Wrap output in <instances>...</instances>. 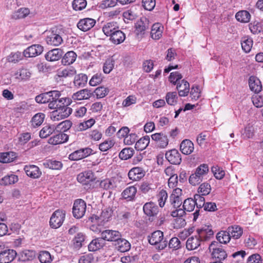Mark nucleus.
Returning <instances> with one entry per match:
<instances>
[{"instance_id":"obj_2","label":"nucleus","mask_w":263,"mask_h":263,"mask_svg":"<svg viewBox=\"0 0 263 263\" xmlns=\"http://www.w3.org/2000/svg\"><path fill=\"white\" fill-rule=\"evenodd\" d=\"M148 242L152 245L156 246V248L159 250H163L167 246V240L164 238L163 233L160 230L156 231L152 234Z\"/></svg>"},{"instance_id":"obj_45","label":"nucleus","mask_w":263,"mask_h":263,"mask_svg":"<svg viewBox=\"0 0 263 263\" xmlns=\"http://www.w3.org/2000/svg\"><path fill=\"white\" fill-rule=\"evenodd\" d=\"M16 78L21 80H28L31 76V72L27 69L22 68L15 73Z\"/></svg>"},{"instance_id":"obj_26","label":"nucleus","mask_w":263,"mask_h":263,"mask_svg":"<svg viewBox=\"0 0 263 263\" xmlns=\"http://www.w3.org/2000/svg\"><path fill=\"white\" fill-rule=\"evenodd\" d=\"M92 95L90 90L84 89L73 94L72 98L74 100L81 101L89 99Z\"/></svg>"},{"instance_id":"obj_11","label":"nucleus","mask_w":263,"mask_h":263,"mask_svg":"<svg viewBox=\"0 0 263 263\" xmlns=\"http://www.w3.org/2000/svg\"><path fill=\"white\" fill-rule=\"evenodd\" d=\"M100 236L103 241H114L121 237V235L118 231L106 230L101 232Z\"/></svg>"},{"instance_id":"obj_21","label":"nucleus","mask_w":263,"mask_h":263,"mask_svg":"<svg viewBox=\"0 0 263 263\" xmlns=\"http://www.w3.org/2000/svg\"><path fill=\"white\" fill-rule=\"evenodd\" d=\"M95 179L94 174L92 171L88 170L79 174L77 176L78 181L83 184H86Z\"/></svg>"},{"instance_id":"obj_51","label":"nucleus","mask_w":263,"mask_h":263,"mask_svg":"<svg viewBox=\"0 0 263 263\" xmlns=\"http://www.w3.org/2000/svg\"><path fill=\"white\" fill-rule=\"evenodd\" d=\"M177 98L176 92H168L165 96L166 102L170 105H175L177 102Z\"/></svg>"},{"instance_id":"obj_35","label":"nucleus","mask_w":263,"mask_h":263,"mask_svg":"<svg viewBox=\"0 0 263 263\" xmlns=\"http://www.w3.org/2000/svg\"><path fill=\"white\" fill-rule=\"evenodd\" d=\"M119 29L116 22H109L104 25L102 30L107 36H110L114 31Z\"/></svg>"},{"instance_id":"obj_12","label":"nucleus","mask_w":263,"mask_h":263,"mask_svg":"<svg viewBox=\"0 0 263 263\" xmlns=\"http://www.w3.org/2000/svg\"><path fill=\"white\" fill-rule=\"evenodd\" d=\"M43 47L40 45H32L24 51L23 55L27 58L35 57L41 54L43 51Z\"/></svg>"},{"instance_id":"obj_43","label":"nucleus","mask_w":263,"mask_h":263,"mask_svg":"<svg viewBox=\"0 0 263 263\" xmlns=\"http://www.w3.org/2000/svg\"><path fill=\"white\" fill-rule=\"evenodd\" d=\"M45 115L43 113L39 112L36 114L32 118L31 121V125L35 128L40 126L44 121Z\"/></svg>"},{"instance_id":"obj_33","label":"nucleus","mask_w":263,"mask_h":263,"mask_svg":"<svg viewBox=\"0 0 263 263\" xmlns=\"http://www.w3.org/2000/svg\"><path fill=\"white\" fill-rule=\"evenodd\" d=\"M88 78L86 74L80 73L76 75L74 77L73 84L74 85L78 87H84L87 82Z\"/></svg>"},{"instance_id":"obj_44","label":"nucleus","mask_w":263,"mask_h":263,"mask_svg":"<svg viewBox=\"0 0 263 263\" xmlns=\"http://www.w3.org/2000/svg\"><path fill=\"white\" fill-rule=\"evenodd\" d=\"M134 152L135 151L133 148L126 147L120 152L119 157L122 160H127L133 157Z\"/></svg>"},{"instance_id":"obj_46","label":"nucleus","mask_w":263,"mask_h":263,"mask_svg":"<svg viewBox=\"0 0 263 263\" xmlns=\"http://www.w3.org/2000/svg\"><path fill=\"white\" fill-rule=\"evenodd\" d=\"M241 47L246 53L249 52L253 45V40L251 38L248 37H243L241 40Z\"/></svg>"},{"instance_id":"obj_58","label":"nucleus","mask_w":263,"mask_h":263,"mask_svg":"<svg viewBox=\"0 0 263 263\" xmlns=\"http://www.w3.org/2000/svg\"><path fill=\"white\" fill-rule=\"evenodd\" d=\"M167 246L170 249L176 250L181 248V242L177 237H174L170 240L168 243L167 242Z\"/></svg>"},{"instance_id":"obj_38","label":"nucleus","mask_w":263,"mask_h":263,"mask_svg":"<svg viewBox=\"0 0 263 263\" xmlns=\"http://www.w3.org/2000/svg\"><path fill=\"white\" fill-rule=\"evenodd\" d=\"M236 19L241 23H248L251 18V14L246 10H241L236 13Z\"/></svg>"},{"instance_id":"obj_34","label":"nucleus","mask_w":263,"mask_h":263,"mask_svg":"<svg viewBox=\"0 0 263 263\" xmlns=\"http://www.w3.org/2000/svg\"><path fill=\"white\" fill-rule=\"evenodd\" d=\"M231 237L234 239L239 238L243 233L242 229L239 226H232L227 229Z\"/></svg>"},{"instance_id":"obj_59","label":"nucleus","mask_w":263,"mask_h":263,"mask_svg":"<svg viewBox=\"0 0 263 263\" xmlns=\"http://www.w3.org/2000/svg\"><path fill=\"white\" fill-rule=\"evenodd\" d=\"M195 202L192 198H187L185 199L183 204V208L187 212L193 211L195 208Z\"/></svg>"},{"instance_id":"obj_36","label":"nucleus","mask_w":263,"mask_h":263,"mask_svg":"<svg viewBox=\"0 0 263 263\" xmlns=\"http://www.w3.org/2000/svg\"><path fill=\"white\" fill-rule=\"evenodd\" d=\"M162 28L160 24H154L152 27L151 37L154 40H159L162 36Z\"/></svg>"},{"instance_id":"obj_10","label":"nucleus","mask_w":263,"mask_h":263,"mask_svg":"<svg viewBox=\"0 0 263 263\" xmlns=\"http://www.w3.org/2000/svg\"><path fill=\"white\" fill-rule=\"evenodd\" d=\"M197 235L203 241L208 240L214 235V232L210 226H204L196 230Z\"/></svg>"},{"instance_id":"obj_19","label":"nucleus","mask_w":263,"mask_h":263,"mask_svg":"<svg viewBox=\"0 0 263 263\" xmlns=\"http://www.w3.org/2000/svg\"><path fill=\"white\" fill-rule=\"evenodd\" d=\"M64 52L60 48H55L49 51L45 55L46 60L53 62L59 60L61 58Z\"/></svg>"},{"instance_id":"obj_13","label":"nucleus","mask_w":263,"mask_h":263,"mask_svg":"<svg viewBox=\"0 0 263 263\" xmlns=\"http://www.w3.org/2000/svg\"><path fill=\"white\" fill-rule=\"evenodd\" d=\"M16 252L13 249H8L0 253V263H10L16 257Z\"/></svg>"},{"instance_id":"obj_17","label":"nucleus","mask_w":263,"mask_h":263,"mask_svg":"<svg viewBox=\"0 0 263 263\" xmlns=\"http://www.w3.org/2000/svg\"><path fill=\"white\" fill-rule=\"evenodd\" d=\"M68 140V136L64 133L60 132L51 137L48 141L49 144L51 145H58L67 142Z\"/></svg>"},{"instance_id":"obj_50","label":"nucleus","mask_w":263,"mask_h":263,"mask_svg":"<svg viewBox=\"0 0 263 263\" xmlns=\"http://www.w3.org/2000/svg\"><path fill=\"white\" fill-rule=\"evenodd\" d=\"M213 257L217 258L221 261L227 257V253L223 248H220L212 254Z\"/></svg>"},{"instance_id":"obj_53","label":"nucleus","mask_w":263,"mask_h":263,"mask_svg":"<svg viewBox=\"0 0 263 263\" xmlns=\"http://www.w3.org/2000/svg\"><path fill=\"white\" fill-rule=\"evenodd\" d=\"M18 181V177L16 175H11L3 177L2 179V184L7 185L13 184Z\"/></svg>"},{"instance_id":"obj_40","label":"nucleus","mask_w":263,"mask_h":263,"mask_svg":"<svg viewBox=\"0 0 263 263\" xmlns=\"http://www.w3.org/2000/svg\"><path fill=\"white\" fill-rule=\"evenodd\" d=\"M35 257V252L33 250H26L21 254L20 260L25 262L33 260Z\"/></svg>"},{"instance_id":"obj_47","label":"nucleus","mask_w":263,"mask_h":263,"mask_svg":"<svg viewBox=\"0 0 263 263\" xmlns=\"http://www.w3.org/2000/svg\"><path fill=\"white\" fill-rule=\"evenodd\" d=\"M168 198L167 193L166 191L161 190L156 195V198L160 208H163Z\"/></svg>"},{"instance_id":"obj_27","label":"nucleus","mask_w":263,"mask_h":263,"mask_svg":"<svg viewBox=\"0 0 263 263\" xmlns=\"http://www.w3.org/2000/svg\"><path fill=\"white\" fill-rule=\"evenodd\" d=\"M105 245L101 237L93 239L88 246L89 251L94 252L102 248Z\"/></svg>"},{"instance_id":"obj_7","label":"nucleus","mask_w":263,"mask_h":263,"mask_svg":"<svg viewBox=\"0 0 263 263\" xmlns=\"http://www.w3.org/2000/svg\"><path fill=\"white\" fill-rule=\"evenodd\" d=\"M143 210L144 213L149 217V219L152 220L159 212L158 206L152 201L145 203L143 206Z\"/></svg>"},{"instance_id":"obj_30","label":"nucleus","mask_w":263,"mask_h":263,"mask_svg":"<svg viewBox=\"0 0 263 263\" xmlns=\"http://www.w3.org/2000/svg\"><path fill=\"white\" fill-rule=\"evenodd\" d=\"M137 193V188L134 186H130L126 188L122 193V197L128 201L133 200Z\"/></svg>"},{"instance_id":"obj_18","label":"nucleus","mask_w":263,"mask_h":263,"mask_svg":"<svg viewBox=\"0 0 263 263\" xmlns=\"http://www.w3.org/2000/svg\"><path fill=\"white\" fill-rule=\"evenodd\" d=\"M96 20L91 18H85L79 21L78 28L83 31H87L92 28L96 24Z\"/></svg>"},{"instance_id":"obj_20","label":"nucleus","mask_w":263,"mask_h":263,"mask_svg":"<svg viewBox=\"0 0 263 263\" xmlns=\"http://www.w3.org/2000/svg\"><path fill=\"white\" fill-rule=\"evenodd\" d=\"M152 139L157 142V144L161 148H165L168 143V139L167 136L163 133H155L152 135Z\"/></svg>"},{"instance_id":"obj_9","label":"nucleus","mask_w":263,"mask_h":263,"mask_svg":"<svg viewBox=\"0 0 263 263\" xmlns=\"http://www.w3.org/2000/svg\"><path fill=\"white\" fill-rule=\"evenodd\" d=\"M71 108H66V109H55L50 112V117L53 121H60L67 118L72 112Z\"/></svg>"},{"instance_id":"obj_48","label":"nucleus","mask_w":263,"mask_h":263,"mask_svg":"<svg viewBox=\"0 0 263 263\" xmlns=\"http://www.w3.org/2000/svg\"><path fill=\"white\" fill-rule=\"evenodd\" d=\"M100 186L106 190H111L116 186V182L114 179H106L101 181Z\"/></svg>"},{"instance_id":"obj_64","label":"nucleus","mask_w":263,"mask_h":263,"mask_svg":"<svg viewBox=\"0 0 263 263\" xmlns=\"http://www.w3.org/2000/svg\"><path fill=\"white\" fill-rule=\"evenodd\" d=\"M39 259L42 263H49L51 261V257L47 251L41 252L39 256Z\"/></svg>"},{"instance_id":"obj_57","label":"nucleus","mask_w":263,"mask_h":263,"mask_svg":"<svg viewBox=\"0 0 263 263\" xmlns=\"http://www.w3.org/2000/svg\"><path fill=\"white\" fill-rule=\"evenodd\" d=\"M85 240V235L83 233H78L73 239V245L76 248H79L82 247V243Z\"/></svg>"},{"instance_id":"obj_52","label":"nucleus","mask_w":263,"mask_h":263,"mask_svg":"<svg viewBox=\"0 0 263 263\" xmlns=\"http://www.w3.org/2000/svg\"><path fill=\"white\" fill-rule=\"evenodd\" d=\"M115 65V60L112 58L107 59L104 64L103 70L105 73H109L112 70Z\"/></svg>"},{"instance_id":"obj_41","label":"nucleus","mask_w":263,"mask_h":263,"mask_svg":"<svg viewBox=\"0 0 263 263\" xmlns=\"http://www.w3.org/2000/svg\"><path fill=\"white\" fill-rule=\"evenodd\" d=\"M216 239L219 243L226 244L230 241L231 236L229 235L228 230L221 231L217 234Z\"/></svg>"},{"instance_id":"obj_32","label":"nucleus","mask_w":263,"mask_h":263,"mask_svg":"<svg viewBox=\"0 0 263 263\" xmlns=\"http://www.w3.org/2000/svg\"><path fill=\"white\" fill-rule=\"evenodd\" d=\"M249 84L250 89L255 92H259L261 91L262 86L260 80L254 77H251L249 80Z\"/></svg>"},{"instance_id":"obj_25","label":"nucleus","mask_w":263,"mask_h":263,"mask_svg":"<svg viewBox=\"0 0 263 263\" xmlns=\"http://www.w3.org/2000/svg\"><path fill=\"white\" fill-rule=\"evenodd\" d=\"M201 240L197 235L190 237L186 242V247L188 250H194L197 249L200 246Z\"/></svg>"},{"instance_id":"obj_3","label":"nucleus","mask_w":263,"mask_h":263,"mask_svg":"<svg viewBox=\"0 0 263 263\" xmlns=\"http://www.w3.org/2000/svg\"><path fill=\"white\" fill-rule=\"evenodd\" d=\"M61 93L59 92V95L58 97L50 102L48 104V107L50 109H66V108H70L68 106L71 104V101L68 98H60Z\"/></svg>"},{"instance_id":"obj_15","label":"nucleus","mask_w":263,"mask_h":263,"mask_svg":"<svg viewBox=\"0 0 263 263\" xmlns=\"http://www.w3.org/2000/svg\"><path fill=\"white\" fill-rule=\"evenodd\" d=\"M136 33L138 35H143L149 28V21L145 17L141 18L135 24Z\"/></svg>"},{"instance_id":"obj_8","label":"nucleus","mask_w":263,"mask_h":263,"mask_svg":"<svg viewBox=\"0 0 263 263\" xmlns=\"http://www.w3.org/2000/svg\"><path fill=\"white\" fill-rule=\"evenodd\" d=\"M59 95V91H50L37 96L35 100L36 102L39 103H48V104H50V102H51L54 98L55 99L56 97H58Z\"/></svg>"},{"instance_id":"obj_39","label":"nucleus","mask_w":263,"mask_h":263,"mask_svg":"<svg viewBox=\"0 0 263 263\" xmlns=\"http://www.w3.org/2000/svg\"><path fill=\"white\" fill-rule=\"evenodd\" d=\"M150 138L148 136H145L140 138L135 144V148L137 151H143L148 145Z\"/></svg>"},{"instance_id":"obj_1","label":"nucleus","mask_w":263,"mask_h":263,"mask_svg":"<svg viewBox=\"0 0 263 263\" xmlns=\"http://www.w3.org/2000/svg\"><path fill=\"white\" fill-rule=\"evenodd\" d=\"M46 42L54 46L60 45L66 36V30L61 26H56L46 31Z\"/></svg>"},{"instance_id":"obj_63","label":"nucleus","mask_w":263,"mask_h":263,"mask_svg":"<svg viewBox=\"0 0 263 263\" xmlns=\"http://www.w3.org/2000/svg\"><path fill=\"white\" fill-rule=\"evenodd\" d=\"M212 172L214 174L215 177L217 179H222L224 176V171L221 168L216 166H213L212 167Z\"/></svg>"},{"instance_id":"obj_49","label":"nucleus","mask_w":263,"mask_h":263,"mask_svg":"<svg viewBox=\"0 0 263 263\" xmlns=\"http://www.w3.org/2000/svg\"><path fill=\"white\" fill-rule=\"evenodd\" d=\"M16 158L15 153L13 152L4 153L0 155V161L3 163H9Z\"/></svg>"},{"instance_id":"obj_61","label":"nucleus","mask_w":263,"mask_h":263,"mask_svg":"<svg viewBox=\"0 0 263 263\" xmlns=\"http://www.w3.org/2000/svg\"><path fill=\"white\" fill-rule=\"evenodd\" d=\"M211 190V185L208 183H202L198 189V193L201 194V195L205 196L208 195Z\"/></svg>"},{"instance_id":"obj_62","label":"nucleus","mask_w":263,"mask_h":263,"mask_svg":"<svg viewBox=\"0 0 263 263\" xmlns=\"http://www.w3.org/2000/svg\"><path fill=\"white\" fill-rule=\"evenodd\" d=\"M252 102L256 107H261L263 106V96L255 94L252 97Z\"/></svg>"},{"instance_id":"obj_29","label":"nucleus","mask_w":263,"mask_h":263,"mask_svg":"<svg viewBox=\"0 0 263 263\" xmlns=\"http://www.w3.org/2000/svg\"><path fill=\"white\" fill-rule=\"evenodd\" d=\"M177 89L180 97L186 96L189 92L190 84L186 81L182 80L181 84L179 83L177 84Z\"/></svg>"},{"instance_id":"obj_22","label":"nucleus","mask_w":263,"mask_h":263,"mask_svg":"<svg viewBox=\"0 0 263 263\" xmlns=\"http://www.w3.org/2000/svg\"><path fill=\"white\" fill-rule=\"evenodd\" d=\"M24 170L26 175L32 178H38L42 174L39 167L34 165H26Z\"/></svg>"},{"instance_id":"obj_55","label":"nucleus","mask_w":263,"mask_h":263,"mask_svg":"<svg viewBox=\"0 0 263 263\" xmlns=\"http://www.w3.org/2000/svg\"><path fill=\"white\" fill-rule=\"evenodd\" d=\"M195 172L196 174L200 176L203 179L204 177L209 172V167L206 164H202L200 165L196 169Z\"/></svg>"},{"instance_id":"obj_56","label":"nucleus","mask_w":263,"mask_h":263,"mask_svg":"<svg viewBox=\"0 0 263 263\" xmlns=\"http://www.w3.org/2000/svg\"><path fill=\"white\" fill-rule=\"evenodd\" d=\"M23 55L21 52H12L8 57L7 60L9 62L17 63L22 59Z\"/></svg>"},{"instance_id":"obj_14","label":"nucleus","mask_w":263,"mask_h":263,"mask_svg":"<svg viewBox=\"0 0 263 263\" xmlns=\"http://www.w3.org/2000/svg\"><path fill=\"white\" fill-rule=\"evenodd\" d=\"M165 158L170 163L173 164L178 165L181 162V155L176 149L167 152L165 154Z\"/></svg>"},{"instance_id":"obj_28","label":"nucleus","mask_w":263,"mask_h":263,"mask_svg":"<svg viewBox=\"0 0 263 263\" xmlns=\"http://www.w3.org/2000/svg\"><path fill=\"white\" fill-rule=\"evenodd\" d=\"M125 39V34L120 30H119V29L116 31H114V33H112L110 35V41L115 44L118 45L122 42H124V41Z\"/></svg>"},{"instance_id":"obj_31","label":"nucleus","mask_w":263,"mask_h":263,"mask_svg":"<svg viewBox=\"0 0 263 263\" xmlns=\"http://www.w3.org/2000/svg\"><path fill=\"white\" fill-rule=\"evenodd\" d=\"M77 55L73 51L67 52L62 59V64L64 65H69L72 64L76 60Z\"/></svg>"},{"instance_id":"obj_24","label":"nucleus","mask_w":263,"mask_h":263,"mask_svg":"<svg viewBox=\"0 0 263 263\" xmlns=\"http://www.w3.org/2000/svg\"><path fill=\"white\" fill-rule=\"evenodd\" d=\"M180 149L182 154L189 155L191 154L194 149V144L191 140L185 139L181 143Z\"/></svg>"},{"instance_id":"obj_4","label":"nucleus","mask_w":263,"mask_h":263,"mask_svg":"<svg viewBox=\"0 0 263 263\" xmlns=\"http://www.w3.org/2000/svg\"><path fill=\"white\" fill-rule=\"evenodd\" d=\"M65 218V212L62 210H56L52 215L50 219V225L53 229L60 227Z\"/></svg>"},{"instance_id":"obj_60","label":"nucleus","mask_w":263,"mask_h":263,"mask_svg":"<svg viewBox=\"0 0 263 263\" xmlns=\"http://www.w3.org/2000/svg\"><path fill=\"white\" fill-rule=\"evenodd\" d=\"M87 5L86 0H74L72 2V7L76 11L82 10Z\"/></svg>"},{"instance_id":"obj_16","label":"nucleus","mask_w":263,"mask_h":263,"mask_svg":"<svg viewBox=\"0 0 263 263\" xmlns=\"http://www.w3.org/2000/svg\"><path fill=\"white\" fill-rule=\"evenodd\" d=\"M145 174V172L142 167H134L129 170L128 176L130 180L138 181L143 178Z\"/></svg>"},{"instance_id":"obj_37","label":"nucleus","mask_w":263,"mask_h":263,"mask_svg":"<svg viewBox=\"0 0 263 263\" xmlns=\"http://www.w3.org/2000/svg\"><path fill=\"white\" fill-rule=\"evenodd\" d=\"M111 216V211L110 210H104L102 211L100 217L95 215L91 217V221H94V219L99 221L101 223L108 221Z\"/></svg>"},{"instance_id":"obj_23","label":"nucleus","mask_w":263,"mask_h":263,"mask_svg":"<svg viewBox=\"0 0 263 263\" xmlns=\"http://www.w3.org/2000/svg\"><path fill=\"white\" fill-rule=\"evenodd\" d=\"M115 246L118 251L125 252L129 250L131 245L126 239L120 237L115 242Z\"/></svg>"},{"instance_id":"obj_6","label":"nucleus","mask_w":263,"mask_h":263,"mask_svg":"<svg viewBox=\"0 0 263 263\" xmlns=\"http://www.w3.org/2000/svg\"><path fill=\"white\" fill-rule=\"evenodd\" d=\"M92 152V149L89 147L80 148L71 153L68 159L71 161H78L89 156Z\"/></svg>"},{"instance_id":"obj_5","label":"nucleus","mask_w":263,"mask_h":263,"mask_svg":"<svg viewBox=\"0 0 263 263\" xmlns=\"http://www.w3.org/2000/svg\"><path fill=\"white\" fill-rule=\"evenodd\" d=\"M86 209L85 202L81 199H77L75 200L72 208L73 216L77 219L82 218L85 213Z\"/></svg>"},{"instance_id":"obj_54","label":"nucleus","mask_w":263,"mask_h":263,"mask_svg":"<svg viewBox=\"0 0 263 263\" xmlns=\"http://www.w3.org/2000/svg\"><path fill=\"white\" fill-rule=\"evenodd\" d=\"M44 164L52 170H60L63 166L61 161L53 160H47Z\"/></svg>"},{"instance_id":"obj_42","label":"nucleus","mask_w":263,"mask_h":263,"mask_svg":"<svg viewBox=\"0 0 263 263\" xmlns=\"http://www.w3.org/2000/svg\"><path fill=\"white\" fill-rule=\"evenodd\" d=\"M55 128L53 125H47L44 126L40 132V137L41 138H46L53 134Z\"/></svg>"}]
</instances>
